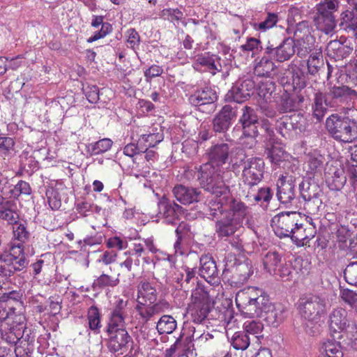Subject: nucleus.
Listing matches in <instances>:
<instances>
[{
	"instance_id": "1",
	"label": "nucleus",
	"mask_w": 357,
	"mask_h": 357,
	"mask_svg": "<svg viewBox=\"0 0 357 357\" xmlns=\"http://www.w3.org/2000/svg\"><path fill=\"white\" fill-rule=\"evenodd\" d=\"M207 155L208 162L200 165L198 169L199 184L209 193L227 194L226 182L231 177L229 165L234 168L238 167L245 160V153L240 148L230 151L227 144L221 143L211 146Z\"/></svg>"
},
{
	"instance_id": "2",
	"label": "nucleus",
	"mask_w": 357,
	"mask_h": 357,
	"mask_svg": "<svg viewBox=\"0 0 357 357\" xmlns=\"http://www.w3.org/2000/svg\"><path fill=\"white\" fill-rule=\"evenodd\" d=\"M357 99V91L348 86H333L328 88L326 93H315L313 105V115L318 121L324 116L327 108L337 109Z\"/></svg>"
},
{
	"instance_id": "3",
	"label": "nucleus",
	"mask_w": 357,
	"mask_h": 357,
	"mask_svg": "<svg viewBox=\"0 0 357 357\" xmlns=\"http://www.w3.org/2000/svg\"><path fill=\"white\" fill-rule=\"evenodd\" d=\"M229 188L227 194L211 193L215 199L208 203L209 215L215 217L218 213H225L243 225L244 219L249 213V208L241 201L229 196Z\"/></svg>"
},
{
	"instance_id": "4",
	"label": "nucleus",
	"mask_w": 357,
	"mask_h": 357,
	"mask_svg": "<svg viewBox=\"0 0 357 357\" xmlns=\"http://www.w3.org/2000/svg\"><path fill=\"white\" fill-rule=\"evenodd\" d=\"M236 303L243 314L249 317H261L271 303L267 295L255 287H248L236 294Z\"/></svg>"
},
{
	"instance_id": "5",
	"label": "nucleus",
	"mask_w": 357,
	"mask_h": 357,
	"mask_svg": "<svg viewBox=\"0 0 357 357\" xmlns=\"http://www.w3.org/2000/svg\"><path fill=\"white\" fill-rule=\"evenodd\" d=\"M328 305V296L326 292L309 294L299 301L300 312L305 319L318 321L324 317Z\"/></svg>"
},
{
	"instance_id": "6",
	"label": "nucleus",
	"mask_w": 357,
	"mask_h": 357,
	"mask_svg": "<svg viewBox=\"0 0 357 357\" xmlns=\"http://www.w3.org/2000/svg\"><path fill=\"white\" fill-rule=\"evenodd\" d=\"M328 132L336 140L349 143L357 138V131L337 114H332L326 121Z\"/></svg>"
},
{
	"instance_id": "7",
	"label": "nucleus",
	"mask_w": 357,
	"mask_h": 357,
	"mask_svg": "<svg viewBox=\"0 0 357 357\" xmlns=\"http://www.w3.org/2000/svg\"><path fill=\"white\" fill-rule=\"evenodd\" d=\"M8 252L2 253L3 261L6 267L8 268V274L10 277L16 271H21L28 265V261L24 257V245L22 243H15L13 241L10 243Z\"/></svg>"
},
{
	"instance_id": "8",
	"label": "nucleus",
	"mask_w": 357,
	"mask_h": 357,
	"mask_svg": "<svg viewBox=\"0 0 357 357\" xmlns=\"http://www.w3.org/2000/svg\"><path fill=\"white\" fill-rule=\"evenodd\" d=\"M106 332L109 336L107 348L111 352L120 351L123 354L128 351L132 338L126 329V324L121 326L107 325Z\"/></svg>"
},
{
	"instance_id": "9",
	"label": "nucleus",
	"mask_w": 357,
	"mask_h": 357,
	"mask_svg": "<svg viewBox=\"0 0 357 357\" xmlns=\"http://www.w3.org/2000/svg\"><path fill=\"white\" fill-rule=\"evenodd\" d=\"M301 219L296 212H282L275 215L271 220V226L276 236L280 238L289 237Z\"/></svg>"
},
{
	"instance_id": "10",
	"label": "nucleus",
	"mask_w": 357,
	"mask_h": 357,
	"mask_svg": "<svg viewBox=\"0 0 357 357\" xmlns=\"http://www.w3.org/2000/svg\"><path fill=\"white\" fill-rule=\"evenodd\" d=\"M192 303L188 308V313L195 323H202L209 312L207 293L202 289H195L192 292Z\"/></svg>"
},
{
	"instance_id": "11",
	"label": "nucleus",
	"mask_w": 357,
	"mask_h": 357,
	"mask_svg": "<svg viewBox=\"0 0 357 357\" xmlns=\"http://www.w3.org/2000/svg\"><path fill=\"white\" fill-rule=\"evenodd\" d=\"M259 118L255 109L250 106H243L241 109L238 124L241 126L243 135L250 137L253 142L259 135Z\"/></svg>"
},
{
	"instance_id": "12",
	"label": "nucleus",
	"mask_w": 357,
	"mask_h": 357,
	"mask_svg": "<svg viewBox=\"0 0 357 357\" xmlns=\"http://www.w3.org/2000/svg\"><path fill=\"white\" fill-rule=\"evenodd\" d=\"M238 107L225 105L215 115L212 121V128L215 133H225L236 120Z\"/></svg>"
},
{
	"instance_id": "13",
	"label": "nucleus",
	"mask_w": 357,
	"mask_h": 357,
	"mask_svg": "<svg viewBox=\"0 0 357 357\" xmlns=\"http://www.w3.org/2000/svg\"><path fill=\"white\" fill-rule=\"evenodd\" d=\"M245 163L243 169V181L249 186L259 183L263 178L264 162L260 158H252Z\"/></svg>"
},
{
	"instance_id": "14",
	"label": "nucleus",
	"mask_w": 357,
	"mask_h": 357,
	"mask_svg": "<svg viewBox=\"0 0 357 357\" xmlns=\"http://www.w3.org/2000/svg\"><path fill=\"white\" fill-rule=\"evenodd\" d=\"M158 208V217L169 225H175L178 221L180 215L183 213L182 206L165 197L159 200Z\"/></svg>"
},
{
	"instance_id": "15",
	"label": "nucleus",
	"mask_w": 357,
	"mask_h": 357,
	"mask_svg": "<svg viewBox=\"0 0 357 357\" xmlns=\"http://www.w3.org/2000/svg\"><path fill=\"white\" fill-rule=\"evenodd\" d=\"M296 52V42L290 37L285 38L278 46H268L265 54L269 55L278 62L288 61Z\"/></svg>"
},
{
	"instance_id": "16",
	"label": "nucleus",
	"mask_w": 357,
	"mask_h": 357,
	"mask_svg": "<svg viewBox=\"0 0 357 357\" xmlns=\"http://www.w3.org/2000/svg\"><path fill=\"white\" fill-rule=\"evenodd\" d=\"M254 89L255 83L252 79H238L229 91L227 98L231 101L241 103L252 94Z\"/></svg>"
},
{
	"instance_id": "17",
	"label": "nucleus",
	"mask_w": 357,
	"mask_h": 357,
	"mask_svg": "<svg viewBox=\"0 0 357 357\" xmlns=\"http://www.w3.org/2000/svg\"><path fill=\"white\" fill-rule=\"evenodd\" d=\"M349 7L340 15V25L346 31L357 38V1L347 0Z\"/></svg>"
},
{
	"instance_id": "18",
	"label": "nucleus",
	"mask_w": 357,
	"mask_h": 357,
	"mask_svg": "<svg viewBox=\"0 0 357 357\" xmlns=\"http://www.w3.org/2000/svg\"><path fill=\"white\" fill-rule=\"evenodd\" d=\"M199 275L211 284L215 285L220 282L219 273L213 258L209 255H202L199 259Z\"/></svg>"
},
{
	"instance_id": "19",
	"label": "nucleus",
	"mask_w": 357,
	"mask_h": 357,
	"mask_svg": "<svg viewBox=\"0 0 357 357\" xmlns=\"http://www.w3.org/2000/svg\"><path fill=\"white\" fill-rule=\"evenodd\" d=\"M168 307L169 304L163 301H160L153 304L149 302L137 301L135 309L141 319L144 321L147 322L153 316L163 312Z\"/></svg>"
},
{
	"instance_id": "20",
	"label": "nucleus",
	"mask_w": 357,
	"mask_h": 357,
	"mask_svg": "<svg viewBox=\"0 0 357 357\" xmlns=\"http://www.w3.org/2000/svg\"><path fill=\"white\" fill-rule=\"evenodd\" d=\"M217 98L216 93L211 88L206 87L196 90L189 96L188 101L192 106L199 108L211 105Z\"/></svg>"
},
{
	"instance_id": "21",
	"label": "nucleus",
	"mask_w": 357,
	"mask_h": 357,
	"mask_svg": "<svg viewBox=\"0 0 357 357\" xmlns=\"http://www.w3.org/2000/svg\"><path fill=\"white\" fill-rule=\"evenodd\" d=\"M173 194L177 201L187 205L199 202L201 192L192 187L178 185L173 188Z\"/></svg>"
},
{
	"instance_id": "22",
	"label": "nucleus",
	"mask_w": 357,
	"mask_h": 357,
	"mask_svg": "<svg viewBox=\"0 0 357 357\" xmlns=\"http://www.w3.org/2000/svg\"><path fill=\"white\" fill-rule=\"evenodd\" d=\"M286 314L287 310L284 305L280 303L276 305L271 303L261 318L268 325L277 328L284 321Z\"/></svg>"
},
{
	"instance_id": "23",
	"label": "nucleus",
	"mask_w": 357,
	"mask_h": 357,
	"mask_svg": "<svg viewBox=\"0 0 357 357\" xmlns=\"http://www.w3.org/2000/svg\"><path fill=\"white\" fill-rule=\"evenodd\" d=\"M222 217L215 222V231L219 237H227L233 235L242 227V225L227 216L220 213Z\"/></svg>"
},
{
	"instance_id": "24",
	"label": "nucleus",
	"mask_w": 357,
	"mask_h": 357,
	"mask_svg": "<svg viewBox=\"0 0 357 357\" xmlns=\"http://www.w3.org/2000/svg\"><path fill=\"white\" fill-rule=\"evenodd\" d=\"M232 282L236 284H242L245 282L253 273L251 261L245 260L234 264L231 270Z\"/></svg>"
},
{
	"instance_id": "25",
	"label": "nucleus",
	"mask_w": 357,
	"mask_h": 357,
	"mask_svg": "<svg viewBox=\"0 0 357 357\" xmlns=\"http://www.w3.org/2000/svg\"><path fill=\"white\" fill-rule=\"evenodd\" d=\"M127 305L128 301H125L123 298H118L115 301L110 312L107 325H112V326L117 325L118 326H121L126 324L125 319L127 315Z\"/></svg>"
},
{
	"instance_id": "26",
	"label": "nucleus",
	"mask_w": 357,
	"mask_h": 357,
	"mask_svg": "<svg viewBox=\"0 0 357 357\" xmlns=\"http://www.w3.org/2000/svg\"><path fill=\"white\" fill-rule=\"evenodd\" d=\"M137 301L149 302L151 304L155 303L158 292L155 285L146 280L139 282L137 286Z\"/></svg>"
},
{
	"instance_id": "27",
	"label": "nucleus",
	"mask_w": 357,
	"mask_h": 357,
	"mask_svg": "<svg viewBox=\"0 0 357 357\" xmlns=\"http://www.w3.org/2000/svg\"><path fill=\"white\" fill-rule=\"evenodd\" d=\"M329 326L333 332H342L348 326L347 311L342 307L334 309L329 316Z\"/></svg>"
},
{
	"instance_id": "28",
	"label": "nucleus",
	"mask_w": 357,
	"mask_h": 357,
	"mask_svg": "<svg viewBox=\"0 0 357 357\" xmlns=\"http://www.w3.org/2000/svg\"><path fill=\"white\" fill-rule=\"evenodd\" d=\"M196 270L187 266H182L176 269L172 275V280L176 282L181 288H186L195 280Z\"/></svg>"
},
{
	"instance_id": "29",
	"label": "nucleus",
	"mask_w": 357,
	"mask_h": 357,
	"mask_svg": "<svg viewBox=\"0 0 357 357\" xmlns=\"http://www.w3.org/2000/svg\"><path fill=\"white\" fill-rule=\"evenodd\" d=\"M313 22L317 29L326 34L333 33L336 27V21L334 15H327L316 12Z\"/></svg>"
},
{
	"instance_id": "30",
	"label": "nucleus",
	"mask_w": 357,
	"mask_h": 357,
	"mask_svg": "<svg viewBox=\"0 0 357 357\" xmlns=\"http://www.w3.org/2000/svg\"><path fill=\"white\" fill-rule=\"evenodd\" d=\"M277 197L278 200L284 204L291 202L295 198V185L292 180H281L278 183Z\"/></svg>"
},
{
	"instance_id": "31",
	"label": "nucleus",
	"mask_w": 357,
	"mask_h": 357,
	"mask_svg": "<svg viewBox=\"0 0 357 357\" xmlns=\"http://www.w3.org/2000/svg\"><path fill=\"white\" fill-rule=\"evenodd\" d=\"M196 62L206 67L207 70L213 75L222 70L220 59L215 55H210L208 53L197 55Z\"/></svg>"
},
{
	"instance_id": "32",
	"label": "nucleus",
	"mask_w": 357,
	"mask_h": 357,
	"mask_svg": "<svg viewBox=\"0 0 357 357\" xmlns=\"http://www.w3.org/2000/svg\"><path fill=\"white\" fill-rule=\"evenodd\" d=\"M0 219L13 225L18 222L20 215L17 212L16 204L13 202H7L0 208Z\"/></svg>"
},
{
	"instance_id": "33",
	"label": "nucleus",
	"mask_w": 357,
	"mask_h": 357,
	"mask_svg": "<svg viewBox=\"0 0 357 357\" xmlns=\"http://www.w3.org/2000/svg\"><path fill=\"white\" fill-rule=\"evenodd\" d=\"M269 55H264L255 65L254 72L259 77H270L275 68V65Z\"/></svg>"
},
{
	"instance_id": "34",
	"label": "nucleus",
	"mask_w": 357,
	"mask_h": 357,
	"mask_svg": "<svg viewBox=\"0 0 357 357\" xmlns=\"http://www.w3.org/2000/svg\"><path fill=\"white\" fill-rule=\"evenodd\" d=\"M326 181L329 188L334 191H340L344 185L347 178L342 170L337 169L333 173H326Z\"/></svg>"
},
{
	"instance_id": "35",
	"label": "nucleus",
	"mask_w": 357,
	"mask_h": 357,
	"mask_svg": "<svg viewBox=\"0 0 357 357\" xmlns=\"http://www.w3.org/2000/svg\"><path fill=\"white\" fill-rule=\"evenodd\" d=\"M307 229L303 227L302 223L298 222V225L294 227V230L289 237L298 246L306 245L313 237L314 234L306 235Z\"/></svg>"
},
{
	"instance_id": "36",
	"label": "nucleus",
	"mask_w": 357,
	"mask_h": 357,
	"mask_svg": "<svg viewBox=\"0 0 357 357\" xmlns=\"http://www.w3.org/2000/svg\"><path fill=\"white\" fill-rule=\"evenodd\" d=\"M281 263V257L277 252L270 251L266 253L263 259L264 268L271 275L275 274V270Z\"/></svg>"
},
{
	"instance_id": "37",
	"label": "nucleus",
	"mask_w": 357,
	"mask_h": 357,
	"mask_svg": "<svg viewBox=\"0 0 357 357\" xmlns=\"http://www.w3.org/2000/svg\"><path fill=\"white\" fill-rule=\"evenodd\" d=\"M307 69L310 75H315L324 68V63L321 51H316L310 54L307 60Z\"/></svg>"
},
{
	"instance_id": "38",
	"label": "nucleus",
	"mask_w": 357,
	"mask_h": 357,
	"mask_svg": "<svg viewBox=\"0 0 357 357\" xmlns=\"http://www.w3.org/2000/svg\"><path fill=\"white\" fill-rule=\"evenodd\" d=\"M119 274L116 277H113L106 273L101 274L97 278L93 283V287L94 289H104L106 287H114L119 284Z\"/></svg>"
},
{
	"instance_id": "39",
	"label": "nucleus",
	"mask_w": 357,
	"mask_h": 357,
	"mask_svg": "<svg viewBox=\"0 0 357 357\" xmlns=\"http://www.w3.org/2000/svg\"><path fill=\"white\" fill-rule=\"evenodd\" d=\"M176 328V321L169 315L162 316L157 323L156 328L160 334H170Z\"/></svg>"
},
{
	"instance_id": "40",
	"label": "nucleus",
	"mask_w": 357,
	"mask_h": 357,
	"mask_svg": "<svg viewBox=\"0 0 357 357\" xmlns=\"http://www.w3.org/2000/svg\"><path fill=\"white\" fill-rule=\"evenodd\" d=\"M299 190L301 196L304 201L320 195L321 192L317 185L310 184L307 181H302L299 184Z\"/></svg>"
},
{
	"instance_id": "41",
	"label": "nucleus",
	"mask_w": 357,
	"mask_h": 357,
	"mask_svg": "<svg viewBox=\"0 0 357 357\" xmlns=\"http://www.w3.org/2000/svg\"><path fill=\"white\" fill-rule=\"evenodd\" d=\"M271 145V148H267V154L271 162L278 165L280 162L286 160L288 158L287 153L280 146L275 144Z\"/></svg>"
},
{
	"instance_id": "42",
	"label": "nucleus",
	"mask_w": 357,
	"mask_h": 357,
	"mask_svg": "<svg viewBox=\"0 0 357 357\" xmlns=\"http://www.w3.org/2000/svg\"><path fill=\"white\" fill-rule=\"evenodd\" d=\"M250 340L244 331L235 333L231 338V344L236 350H245L250 345Z\"/></svg>"
},
{
	"instance_id": "43",
	"label": "nucleus",
	"mask_w": 357,
	"mask_h": 357,
	"mask_svg": "<svg viewBox=\"0 0 357 357\" xmlns=\"http://www.w3.org/2000/svg\"><path fill=\"white\" fill-rule=\"evenodd\" d=\"M278 21V16L276 13H268L263 21L259 23H254L252 26L256 31L265 32L273 28Z\"/></svg>"
},
{
	"instance_id": "44",
	"label": "nucleus",
	"mask_w": 357,
	"mask_h": 357,
	"mask_svg": "<svg viewBox=\"0 0 357 357\" xmlns=\"http://www.w3.org/2000/svg\"><path fill=\"white\" fill-rule=\"evenodd\" d=\"M340 0H324L316 6L317 12L327 15H334L340 7Z\"/></svg>"
},
{
	"instance_id": "45",
	"label": "nucleus",
	"mask_w": 357,
	"mask_h": 357,
	"mask_svg": "<svg viewBox=\"0 0 357 357\" xmlns=\"http://www.w3.org/2000/svg\"><path fill=\"white\" fill-rule=\"evenodd\" d=\"M87 318L89 328L94 332H97L101 327L100 315L97 307L93 305L89 308Z\"/></svg>"
},
{
	"instance_id": "46",
	"label": "nucleus",
	"mask_w": 357,
	"mask_h": 357,
	"mask_svg": "<svg viewBox=\"0 0 357 357\" xmlns=\"http://www.w3.org/2000/svg\"><path fill=\"white\" fill-rule=\"evenodd\" d=\"M162 135L160 133H149L148 135H142L139 139V143L142 147L149 148L153 147L162 140Z\"/></svg>"
},
{
	"instance_id": "47",
	"label": "nucleus",
	"mask_w": 357,
	"mask_h": 357,
	"mask_svg": "<svg viewBox=\"0 0 357 357\" xmlns=\"http://www.w3.org/2000/svg\"><path fill=\"white\" fill-rule=\"evenodd\" d=\"M323 349L328 357H343V352L340 343L328 340L323 344Z\"/></svg>"
},
{
	"instance_id": "48",
	"label": "nucleus",
	"mask_w": 357,
	"mask_h": 357,
	"mask_svg": "<svg viewBox=\"0 0 357 357\" xmlns=\"http://www.w3.org/2000/svg\"><path fill=\"white\" fill-rule=\"evenodd\" d=\"M352 233L349 229L344 225H340L336 231L337 241L339 243V247L341 249H346L347 241L351 237Z\"/></svg>"
},
{
	"instance_id": "49",
	"label": "nucleus",
	"mask_w": 357,
	"mask_h": 357,
	"mask_svg": "<svg viewBox=\"0 0 357 357\" xmlns=\"http://www.w3.org/2000/svg\"><path fill=\"white\" fill-rule=\"evenodd\" d=\"M113 144V142L109 138L102 139L93 144H91V154L98 155L109 150Z\"/></svg>"
},
{
	"instance_id": "50",
	"label": "nucleus",
	"mask_w": 357,
	"mask_h": 357,
	"mask_svg": "<svg viewBox=\"0 0 357 357\" xmlns=\"http://www.w3.org/2000/svg\"><path fill=\"white\" fill-rule=\"evenodd\" d=\"M13 233L14 241L17 240L19 243L24 244L29 238V233L24 224L17 223L13 225Z\"/></svg>"
},
{
	"instance_id": "51",
	"label": "nucleus",
	"mask_w": 357,
	"mask_h": 357,
	"mask_svg": "<svg viewBox=\"0 0 357 357\" xmlns=\"http://www.w3.org/2000/svg\"><path fill=\"white\" fill-rule=\"evenodd\" d=\"M314 38L306 40L305 38H298L296 47H297L298 56L303 58L305 57L312 50V43Z\"/></svg>"
},
{
	"instance_id": "52",
	"label": "nucleus",
	"mask_w": 357,
	"mask_h": 357,
	"mask_svg": "<svg viewBox=\"0 0 357 357\" xmlns=\"http://www.w3.org/2000/svg\"><path fill=\"white\" fill-rule=\"evenodd\" d=\"M346 281L351 285L357 286V261L347 265L344 271Z\"/></svg>"
},
{
	"instance_id": "53",
	"label": "nucleus",
	"mask_w": 357,
	"mask_h": 357,
	"mask_svg": "<svg viewBox=\"0 0 357 357\" xmlns=\"http://www.w3.org/2000/svg\"><path fill=\"white\" fill-rule=\"evenodd\" d=\"M277 128L278 132L284 137H289L291 132L294 131L288 115L283 116L277 121Z\"/></svg>"
},
{
	"instance_id": "54",
	"label": "nucleus",
	"mask_w": 357,
	"mask_h": 357,
	"mask_svg": "<svg viewBox=\"0 0 357 357\" xmlns=\"http://www.w3.org/2000/svg\"><path fill=\"white\" fill-rule=\"evenodd\" d=\"M261 129L265 132L266 140H267L269 144H275L276 139L275 138V132L273 124L268 119H262L260 121Z\"/></svg>"
},
{
	"instance_id": "55",
	"label": "nucleus",
	"mask_w": 357,
	"mask_h": 357,
	"mask_svg": "<svg viewBox=\"0 0 357 357\" xmlns=\"http://www.w3.org/2000/svg\"><path fill=\"white\" fill-rule=\"evenodd\" d=\"M243 52H252V54H257L262 49L261 43L259 39L255 38H249L247 39L245 44L240 47Z\"/></svg>"
},
{
	"instance_id": "56",
	"label": "nucleus",
	"mask_w": 357,
	"mask_h": 357,
	"mask_svg": "<svg viewBox=\"0 0 357 357\" xmlns=\"http://www.w3.org/2000/svg\"><path fill=\"white\" fill-rule=\"evenodd\" d=\"M294 36L298 37V38H305L307 41L312 40V36L310 34L308 24L306 21H303L297 24Z\"/></svg>"
},
{
	"instance_id": "57",
	"label": "nucleus",
	"mask_w": 357,
	"mask_h": 357,
	"mask_svg": "<svg viewBox=\"0 0 357 357\" xmlns=\"http://www.w3.org/2000/svg\"><path fill=\"white\" fill-rule=\"evenodd\" d=\"M274 91V84L272 82L261 83L259 86V96L264 99L266 102L271 99Z\"/></svg>"
},
{
	"instance_id": "58",
	"label": "nucleus",
	"mask_w": 357,
	"mask_h": 357,
	"mask_svg": "<svg viewBox=\"0 0 357 357\" xmlns=\"http://www.w3.org/2000/svg\"><path fill=\"white\" fill-rule=\"evenodd\" d=\"M146 150V148L142 147L138 142L137 144L130 143L126 145L123 148V152L125 155L133 158L135 155L139 154L140 152H144Z\"/></svg>"
},
{
	"instance_id": "59",
	"label": "nucleus",
	"mask_w": 357,
	"mask_h": 357,
	"mask_svg": "<svg viewBox=\"0 0 357 357\" xmlns=\"http://www.w3.org/2000/svg\"><path fill=\"white\" fill-rule=\"evenodd\" d=\"M161 17L166 20L172 22L179 21L183 17V13L178 9H164L161 12Z\"/></svg>"
},
{
	"instance_id": "60",
	"label": "nucleus",
	"mask_w": 357,
	"mask_h": 357,
	"mask_svg": "<svg viewBox=\"0 0 357 357\" xmlns=\"http://www.w3.org/2000/svg\"><path fill=\"white\" fill-rule=\"evenodd\" d=\"M319 197L320 195H318L305 201L304 208L307 210L310 213L315 214L319 211L322 204V201Z\"/></svg>"
},
{
	"instance_id": "61",
	"label": "nucleus",
	"mask_w": 357,
	"mask_h": 357,
	"mask_svg": "<svg viewBox=\"0 0 357 357\" xmlns=\"http://www.w3.org/2000/svg\"><path fill=\"white\" fill-rule=\"evenodd\" d=\"M354 129L357 131V109L355 107L347 108L344 116L342 117Z\"/></svg>"
},
{
	"instance_id": "62",
	"label": "nucleus",
	"mask_w": 357,
	"mask_h": 357,
	"mask_svg": "<svg viewBox=\"0 0 357 357\" xmlns=\"http://www.w3.org/2000/svg\"><path fill=\"white\" fill-rule=\"evenodd\" d=\"M244 332L248 334L258 335L262 329L263 325L261 323L256 321H250L245 322L243 325Z\"/></svg>"
},
{
	"instance_id": "63",
	"label": "nucleus",
	"mask_w": 357,
	"mask_h": 357,
	"mask_svg": "<svg viewBox=\"0 0 357 357\" xmlns=\"http://www.w3.org/2000/svg\"><path fill=\"white\" fill-rule=\"evenodd\" d=\"M126 33L128 36V47L135 50L139 46L140 43V37L139 33L134 29H129Z\"/></svg>"
},
{
	"instance_id": "64",
	"label": "nucleus",
	"mask_w": 357,
	"mask_h": 357,
	"mask_svg": "<svg viewBox=\"0 0 357 357\" xmlns=\"http://www.w3.org/2000/svg\"><path fill=\"white\" fill-rule=\"evenodd\" d=\"M340 297L345 303L350 305L357 303V293L349 289H341Z\"/></svg>"
}]
</instances>
